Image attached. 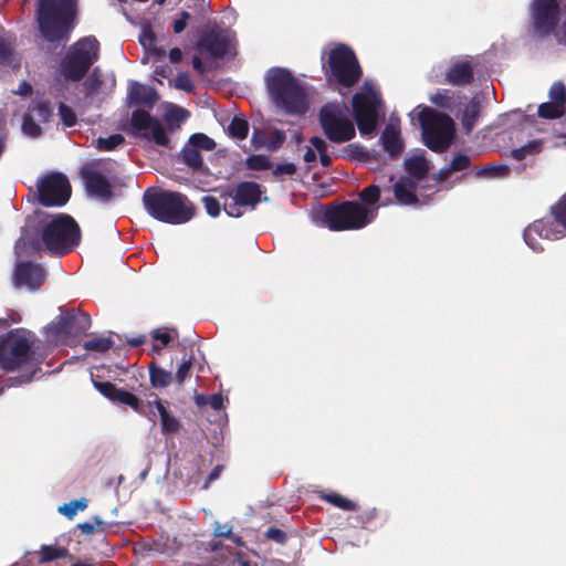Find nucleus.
<instances>
[{
  "instance_id": "1",
  "label": "nucleus",
  "mask_w": 566,
  "mask_h": 566,
  "mask_svg": "<svg viewBox=\"0 0 566 566\" xmlns=\"http://www.w3.org/2000/svg\"><path fill=\"white\" fill-rule=\"evenodd\" d=\"M30 332L23 328H15L0 335V368L4 371H15L22 368L29 370L27 374L10 377L11 386L29 384L36 370L39 360L32 352Z\"/></svg>"
},
{
  "instance_id": "2",
  "label": "nucleus",
  "mask_w": 566,
  "mask_h": 566,
  "mask_svg": "<svg viewBox=\"0 0 566 566\" xmlns=\"http://www.w3.org/2000/svg\"><path fill=\"white\" fill-rule=\"evenodd\" d=\"M75 17V0H38L35 21L41 35L48 42L67 41Z\"/></svg>"
},
{
  "instance_id": "3",
  "label": "nucleus",
  "mask_w": 566,
  "mask_h": 566,
  "mask_svg": "<svg viewBox=\"0 0 566 566\" xmlns=\"http://www.w3.org/2000/svg\"><path fill=\"white\" fill-rule=\"evenodd\" d=\"M143 203L150 217L168 224L186 223L196 214L195 205L178 191L148 188L143 195Z\"/></svg>"
},
{
  "instance_id": "4",
  "label": "nucleus",
  "mask_w": 566,
  "mask_h": 566,
  "mask_svg": "<svg viewBox=\"0 0 566 566\" xmlns=\"http://www.w3.org/2000/svg\"><path fill=\"white\" fill-rule=\"evenodd\" d=\"M265 83L271 101L285 113L304 114L307 111L306 92L291 71L273 67L268 71Z\"/></svg>"
},
{
  "instance_id": "5",
  "label": "nucleus",
  "mask_w": 566,
  "mask_h": 566,
  "mask_svg": "<svg viewBox=\"0 0 566 566\" xmlns=\"http://www.w3.org/2000/svg\"><path fill=\"white\" fill-rule=\"evenodd\" d=\"M40 238L50 254L62 256L80 244L81 229L73 217L59 213L42 226Z\"/></svg>"
},
{
  "instance_id": "6",
  "label": "nucleus",
  "mask_w": 566,
  "mask_h": 566,
  "mask_svg": "<svg viewBox=\"0 0 566 566\" xmlns=\"http://www.w3.org/2000/svg\"><path fill=\"white\" fill-rule=\"evenodd\" d=\"M322 65L329 84L335 83L346 88L357 84L363 75L355 52L346 44H337L333 48Z\"/></svg>"
},
{
  "instance_id": "7",
  "label": "nucleus",
  "mask_w": 566,
  "mask_h": 566,
  "mask_svg": "<svg viewBox=\"0 0 566 566\" xmlns=\"http://www.w3.org/2000/svg\"><path fill=\"white\" fill-rule=\"evenodd\" d=\"M99 42L93 35L73 43L60 62V71L67 81L78 82L98 60Z\"/></svg>"
},
{
  "instance_id": "8",
  "label": "nucleus",
  "mask_w": 566,
  "mask_h": 566,
  "mask_svg": "<svg viewBox=\"0 0 566 566\" xmlns=\"http://www.w3.org/2000/svg\"><path fill=\"white\" fill-rule=\"evenodd\" d=\"M376 213L358 201L328 205L323 213V223L332 231L358 230L368 226Z\"/></svg>"
},
{
  "instance_id": "9",
  "label": "nucleus",
  "mask_w": 566,
  "mask_h": 566,
  "mask_svg": "<svg viewBox=\"0 0 566 566\" xmlns=\"http://www.w3.org/2000/svg\"><path fill=\"white\" fill-rule=\"evenodd\" d=\"M424 145L436 153L444 151L454 138L453 119L444 114L424 106L418 115Z\"/></svg>"
},
{
  "instance_id": "10",
  "label": "nucleus",
  "mask_w": 566,
  "mask_h": 566,
  "mask_svg": "<svg viewBox=\"0 0 566 566\" xmlns=\"http://www.w3.org/2000/svg\"><path fill=\"white\" fill-rule=\"evenodd\" d=\"M318 123L324 136L333 144H344L356 136L355 125L340 103L323 105L318 112Z\"/></svg>"
},
{
  "instance_id": "11",
  "label": "nucleus",
  "mask_w": 566,
  "mask_h": 566,
  "mask_svg": "<svg viewBox=\"0 0 566 566\" xmlns=\"http://www.w3.org/2000/svg\"><path fill=\"white\" fill-rule=\"evenodd\" d=\"M234 34L217 23L205 25L198 33L196 50L203 56L212 60H222L226 56H234Z\"/></svg>"
},
{
  "instance_id": "12",
  "label": "nucleus",
  "mask_w": 566,
  "mask_h": 566,
  "mask_svg": "<svg viewBox=\"0 0 566 566\" xmlns=\"http://www.w3.org/2000/svg\"><path fill=\"white\" fill-rule=\"evenodd\" d=\"M262 187L254 181H241L221 193V198L226 199L223 209L226 213L233 218L243 214V207L254 209L261 201Z\"/></svg>"
},
{
  "instance_id": "13",
  "label": "nucleus",
  "mask_w": 566,
  "mask_h": 566,
  "mask_svg": "<svg viewBox=\"0 0 566 566\" xmlns=\"http://www.w3.org/2000/svg\"><path fill=\"white\" fill-rule=\"evenodd\" d=\"M353 117L359 133L363 136L371 135L375 133L378 119L381 99L374 92L363 93L357 92L353 96Z\"/></svg>"
},
{
  "instance_id": "14",
  "label": "nucleus",
  "mask_w": 566,
  "mask_h": 566,
  "mask_svg": "<svg viewBox=\"0 0 566 566\" xmlns=\"http://www.w3.org/2000/svg\"><path fill=\"white\" fill-rule=\"evenodd\" d=\"M70 197L71 185L61 172L48 174L38 185V199L44 207H62Z\"/></svg>"
},
{
  "instance_id": "15",
  "label": "nucleus",
  "mask_w": 566,
  "mask_h": 566,
  "mask_svg": "<svg viewBox=\"0 0 566 566\" xmlns=\"http://www.w3.org/2000/svg\"><path fill=\"white\" fill-rule=\"evenodd\" d=\"M130 129L134 136L153 140L159 146H167L169 137L159 122L145 109H135L130 117Z\"/></svg>"
},
{
  "instance_id": "16",
  "label": "nucleus",
  "mask_w": 566,
  "mask_h": 566,
  "mask_svg": "<svg viewBox=\"0 0 566 566\" xmlns=\"http://www.w3.org/2000/svg\"><path fill=\"white\" fill-rule=\"evenodd\" d=\"M532 11L534 27L538 33L547 35L554 32L560 15L558 0H534Z\"/></svg>"
},
{
  "instance_id": "17",
  "label": "nucleus",
  "mask_w": 566,
  "mask_h": 566,
  "mask_svg": "<svg viewBox=\"0 0 566 566\" xmlns=\"http://www.w3.org/2000/svg\"><path fill=\"white\" fill-rule=\"evenodd\" d=\"M81 177L84 181L86 192L104 202L113 199L114 193L109 180L98 170L95 165L86 164L81 168Z\"/></svg>"
},
{
  "instance_id": "18",
  "label": "nucleus",
  "mask_w": 566,
  "mask_h": 566,
  "mask_svg": "<svg viewBox=\"0 0 566 566\" xmlns=\"http://www.w3.org/2000/svg\"><path fill=\"white\" fill-rule=\"evenodd\" d=\"M92 324L91 316L82 311H67L57 316L52 329L56 335L81 336Z\"/></svg>"
},
{
  "instance_id": "19",
  "label": "nucleus",
  "mask_w": 566,
  "mask_h": 566,
  "mask_svg": "<svg viewBox=\"0 0 566 566\" xmlns=\"http://www.w3.org/2000/svg\"><path fill=\"white\" fill-rule=\"evenodd\" d=\"M566 113V86L562 82H555L549 88V101L542 103L537 108V115L544 119H558Z\"/></svg>"
},
{
  "instance_id": "20",
  "label": "nucleus",
  "mask_w": 566,
  "mask_h": 566,
  "mask_svg": "<svg viewBox=\"0 0 566 566\" xmlns=\"http://www.w3.org/2000/svg\"><path fill=\"white\" fill-rule=\"evenodd\" d=\"M168 401L156 398L154 401L147 402V411L146 415H144L149 420H154L157 416H159L161 433L164 436L175 434L181 428L179 419L176 418L168 409Z\"/></svg>"
},
{
  "instance_id": "21",
  "label": "nucleus",
  "mask_w": 566,
  "mask_h": 566,
  "mask_svg": "<svg viewBox=\"0 0 566 566\" xmlns=\"http://www.w3.org/2000/svg\"><path fill=\"white\" fill-rule=\"evenodd\" d=\"M525 243L535 252H542L539 239L558 240L559 238L554 232L552 224L544 219L535 220L524 230Z\"/></svg>"
},
{
  "instance_id": "22",
  "label": "nucleus",
  "mask_w": 566,
  "mask_h": 566,
  "mask_svg": "<svg viewBox=\"0 0 566 566\" xmlns=\"http://www.w3.org/2000/svg\"><path fill=\"white\" fill-rule=\"evenodd\" d=\"M18 285H25L31 290H38L45 281L46 273L40 264L21 262L14 272Z\"/></svg>"
},
{
  "instance_id": "23",
  "label": "nucleus",
  "mask_w": 566,
  "mask_h": 566,
  "mask_svg": "<svg viewBox=\"0 0 566 566\" xmlns=\"http://www.w3.org/2000/svg\"><path fill=\"white\" fill-rule=\"evenodd\" d=\"M474 81V69L469 60H459L453 62L444 74V83L452 86L463 87L472 84Z\"/></svg>"
},
{
  "instance_id": "24",
  "label": "nucleus",
  "mask_w": 566,
  "mask_h": 566,
  "mask_svg": "<svg viewBox=\"0 0 566 566\" xmlns=\"http://www.w3.org/2000/svg\"><path fill=\"white\" fill-rule=\"evenodd\" d=\"M128 97L132 104L147 106L149 108H153L159 98L155 88L138 82L130 83Z\"/></svg>"
},
{
  "instance_id": "25",
  "label": "nucleus",
  "mask_w": 566,
  "mask_h": 566,
  "mask_svg": "<svg viewBox=\"0 0 566 566\" xmlns=\"http://www.w3.org/2000/svg\"><path fill=\"white\" fill-rule=\"evenodd\" d=\"M543 219L552 224L559 239L566 237V192L551 207L549 216Z\"/></svg>"
},
{
  "instance_id": "26",
  "label": "nucleus",
  "mask_w": 566,
  "mask_h": 566,
  "mask_svg": "<svg viewBox=\"0 0 566 566\" xmlns=\"http://www.w3.org/2000/svg\"><path fill=\"white\" fill-rule=\"evenodd\" d=\"M417 182L410 177H401L394 185V195L399 205L412 206L419 202L416 193Z\"/></svg>"
},
{
  "instance_id": "27",
  "label": "nucleus",
  "mask_w": 566,
  "mask_h": 566,
  "mask_svg": "<svg viewBox=\"0 0 566 566\" xmlns=\"http://www.w3.org/2000/svg\"><path fill=\"white\" fill-rule=\"evenodd\" d=\"M0 65L12 70H19L21 65V59L14 50L12 38L3 31H0Z\"/></svg>"
},
{
  "instance_id": "28",
  "label": "nucleus",
  "mask_w": 566,
  "mask_h": 566,
  "mask_svg": "<svg viewBox=\"0 0 566 566\" xmlns=\"http://www.w3.org/2000/svg\"><path fill=\"white\" fill-rule=\"evenodd\" d=\"M380 139L384 149L390 154V156H397L402 151L403 144L400 139L399 130H397L392 125L386 126Z\"/></svg>"
},
{
  "instance_id": "29",
  "label": "nucleus",
  "mask_w": 566,
  "mask_h": 566,
  "mask_svg": "<svg viewBox=\"0 0 566 566\" xmlns=\"http://www.w3.org/2000/svg\"><path fill=\"white\" fill-rule=\"evenodd\" d=\"M150 385L155 389H161L172 384L174 376L170 371L158 366L155 361L148 365Z\"/></svg>"
},
{
  "instance_id": "30",
  "label": "nucleus",
  "mask_w": 566,
  "mask_h": 566,
  "mask_svg": "<svg viewBox=\"0 0 566 566\" xmlns=\"http://www.w3.org/2000/svg\"><path fill=\"white\" fill-rule=\"evenodd\" d=\"M405 166L410 178L416 182L423 179L429 171L428 161L423 156H413L406 159Z\"/></svg>"
},
{
  "instance_id": "31",
  "label": "nucleus",
  "mask_w": 566,
  "mask_h": 566,
  "mask_svg": "<svg viewBox=\"0 0 566 566\" xmlns=\"http://www.w3.org/2000/svg\"><path fill=\"white\" fill-rule=\"evenodd\" d=\"M318 497L329 504H332L335 507H338L343 511H356L358 509V505L356 502L343 496L342 494L337 492H325L319 491Z\"/></svg>"
},
{
  "instance_id": "32",
  "label": "nucleus",
  "mask_w": 566,
  "mask_h": 566,
  "mask_svg": "<svg viewBox=\"0 0 566 566\" xmlns=\"http://www.w3.org/2000/svg\"><path fill=\"white\" fill-rule=\"evenodd\" d=\"M181 161L191 168L193 171L203 170V159L199 150L191 146H186L180 151Z\"/></svg>"
},
{
  "instance_id": "33",
  "label": "nucleus",
  "mask_w": 566,
  "mask_h": 566,
  "mask_svg": "<svg viewBox=\"0 0 566 566\" xmlns=\"http://www.w3.org/2000/svg\"><path fill=\"white\" fill-rule=\"evenodd\" d=\"M114 403L124 405L130 407L134 411L139 415H146L145 407L142 405L140 399L134 394L119 389L116 401Z\"/></svg>"
},
{
  "instance_id": "34",
  "label": "nucleus",
  "mask_w": 566,
  "mask_h": 566,
  "mask_svg": "<svg viewBox=\"0 0 566 566\" xmlns=\"http://www.w3.org/2000/svg\"><path fill=\"white\" fill-rule=\"evenodd\" d=\"M85 97H92L95 95L103 85L102 72L98 67H95L88 76L82 83Z\"/></svg>"
},
{
  "instance_id": "35",
  "label": "nucleus",
  "mask_w": 566,
  "mask_h": 566,
  "mask_svg": "<svg viewBox=\"0 0 566 566\" xmlns=\"http://www.w3.org/2000/svg\"><path fill=\"white\" fill-rule=\"evenodd\" d=\"M480 112H481V106L478 102H474V101H472L465 107L463 115H462V126L467 133H470L474 128V126L480 117Z\"/></svg>"
},
{
  "instance_id": "36",
  "label": "nucleus",
  "mask_w": 566,
  "mask_h": 566,
  "mask_svg": "<svg viewBox=\"0 0 566 566\" xmlns=\"http://www.w3.org/2000/svg\"><path fill=\"white\" fill-rule=\"evenodd\" d=\"M335 158H343L346 160H360L367 157L363 146L359 144H348L334 154Z\"/></svg>"
},
{
  "instance_id": "37",
  "label": "nucleus",
  "mask_w": 566,
  "mask_h": 566,
  "mask_svg": "<svg viewBox=\"0 0 566 566\" xmlns=\"http://www.w3.org/2000/svg\"><path fill=\"white\" fill-rule=\"evenodd\" d=\"M510 174V167L506 165H485L475 170L479 178H504Z\"/></svg>"
},
{
  "instance_id": "38",
  "label": "nucleus",
  "mask_w": 566,
  "mask_h": 566,
  "mask_svg": "<svg viewBox=\"0 0 566 566\" xmlns=\"http://www.w3.org/2000/svg\"><path fill=\"white\" fill-rule=\"evenodd\" d=\"M40 563H49L59 558H65L69 556V549L65 547L42 545L40 548Z\"/></svg>"
},
{
  "instance_id": "39",
  "label": "nucleus",
  "mask_w": 566,
  "mask_h": 566,
  "mask_svg": "<svg viewBox=\"0 0 566 566\" xmlns=\"http://www.w3.org/2000/svg\"><path fill=\"white\" fill-rule=\"evenodd\" d=\"M139 42L145 49L150 50L155 55L165 56V50L156 48V35L149 25L143 28L139 34Z\"/></svg>"
},
{
  "instance_id": "40",
  "label": "nucleus",
  "mask_w": 566,
  "mask_h": 566,
  "mask_svg": "<svg viewBox=\"0 0 566 566\" xmlns=\"http://www.w3.org/2000/svg\"><path fill=\"white\" fill-rule=\"evenodd\" d=\"M377 517H378L377 509L370 507V509L359 512L358 514H356L355 516H352L349 518L353 521L352 525L354 527L367 528L374 524V522L377 520Z\"/></svg>"
},
{
  "instance_id": "41",
  "label": "nucleus",
  "mask_w": 566,
  "mask_h": 566,
  "mask_svg": "<svg viewBox=\"0 0 566 566\" xmlns=\"http://www.w3.org/2000/svg\"><path fill=\"white\" fill-rule=\"evenodd\" d=\"M228 133L233 138L245 139L249 134V124L247 119L240 116H234L228 126Z\"/></svg>"
},
{
  "instance_id": "42",
  "label": "nucleus",
  "mask_w": 566,
  "mask_h": 566,
  "mask_svg": "<svg viewBox=\"0 0 566 566\" xmlns=\"http://www.w3.org/2000/svg\"><path fill=\"white\" fill-rule=\"evenodd\" d=\"M113 345L114 342L111 337L99 336L87 339L84 343V348L88 352L102 354L107 352Z\"/></svg>"
},
{
  "instance_id": "43",
  "label": "nucleus",
  "mask_w": 566,
  "mask_h": 566,
  "mask_svg": "<svg viewBox=\"0 0 566 566\" xmlns=\"http://www.w3.org/2000/svg\"><path fill=\"white\" fill-rule=\"evenodd\" d=\"M430 102L439 108L452 109L454 104L453 96L449 90H438L430 95Z\"/></svg>"
},
{
  "instance_id": "44",
  "label": "nucleus",
  "mask_w": 566,
  "mask_h": 566,
  "mask_svg": "<svg viewBox=\"0 0 566 566\" xmlns=\"http://www.w3.org/2000/svg\"><path fill=\"white\" fill-rule=\"evenodd\" d=\"M192 361L193 355H190L188 358H184L182 361L178 365L176 374L174 376V380L178 387H182L185 380L190 377Z\"/></svg>"
},
{
  "instance_id": "45",
  "label": "nucleus",
  "mask_w": 566,
  "mask_h": 566,
  "mask_svg": "<svg viewBox=\"0 0 566 566\" xmlns=\"http://www.w3.org/2000/svg\"><path fill=\"white\" fill-rule=\"evenodd\" d=\"M87 507V500L84 497L73 500L59 507V513L72 520L78 511H84Z\"/></svg>"
},
{
  "instance_id": "46",
  "label": "nucleus",
  "mask_w": 566,
  "mask_h": 566,
  "mask_svg": "<svg viewBox=\"0 0 566 566\" xmlns=\"http://www.w3.org/2000/svg\"><path fill=\"white\" fill-rule=\"evenodd\" d=\"M124 142L125 138L120 134H113L108 137H98L96 139V148L101 151H111L124 144Z\"/></svg>"
},
{
  "instance_id": "47",
  "label": "nucleus",
  "mask_w": 566,
  "mask_h": 566,
  "mask_svg": "<svg viewBox=\"0 0 566 566\" xmlns=\"http://www.w3.org/2000/svg\"><path fill=\"white\" fill-rule=\"evenodd\" d=\"M359 200L363 202L361 205L366 206H375L380 199V188L377 185H370L364 188L358 193Z\"/></svg>"
},
{
  "instance_id": "48",
  "label": "nucleus",
  "mask_w": 566,
  "mask_h": 566,
  "mask_svg": "<svg viewBox=\"0 0 566 566\" xmlns=\"http://www.w3.org/2000/svg\"><path fill=\"white\" fill-rule=\"evenodd\" d=\"M189 146H191L192 148H195L197 150L203 149V150L210 151L216 148V143L212 138H210L206 134L196 133L190 136Z\"/></svg>"
},
{
  "instance_id": "49",
  "label": "nucleus",
  "mask_w": 566,
  "mask_h": 566,
  "mask_svg": "<svg viewBox=\"0 0 566 566\" xmlns=\"http://www.w3.org/2000/svg\"><path fill=\"white\" fill-rule=\"evenodd\" d=\"M57 115L63 126L70 128L77 124V116L75 112L65 103L61 102L57 107Z\"/></svg>"
},
{
  "instance_id": "50",
  "label": "nucleus",
  "mask_w": 566,
  "mask_h": 566,
  "mask_svg": "<svg viewBox=\"0 0 566 566\" xmlns=\"http://www.w3.org/2000/svg\"><path fill=\"white\" fill-rule=\"evenodd\" d=\"M93 385L95 389L101 392L104 397H106L112 402L116 401V396L120 388H118L115 384L111 381H98L94 380Z\"/></svg>"
},
{
  "instance_id": "51",
  "label": "nucleus",
  "mask_w": 566,
  "mask_h": 566,
  "mask_svg": "<svg viewBox=\"0 0 566 566\" xmlns=\"http://www.w3.org/2000/svg\"><path fill=\"white\" fill-rule=\"evenodd\" d=\"M247 167L251 170H268L272 168V163L265 155H251L247 158Z\"/></svg>"
},
{
  "instance_id": "52",
  "label": "nucleus",
  "mask_w": 566,
  "mask_h": 566,
  "mask_svg": "<svg viewBox=\"0 0 566 566\" xmlns=\"http://www.w3.org/2000/svg\"><path fill=\"white\" fill-rule=\"evenodd\" d=\"M174 86L177 90H181L187 93H192L195 90V85L191 81V77L187 72H181L176 76V78L174 80Z\"/></svg>"
},
{
  "instance_id": "53",
  "label": "nucleus",
  "mask_w": 566,
  "mask_h": 566,
  "mask_svg": "<svg viewBox=\"0 0 566 566\" xmlns=\"http://www.w3.org/2000/svg\"><path fill=\"white\" fill-rule=\"evenodd\" d=\"M33 112L35 113V116L39 118L40 122L48 123L52 117L51 103L48 101L39 102L33 107Z\"/></svg>"
},
{
  "instance_id": "54",
  "label": "nucleus",
  "mask_w": 566,
  "mask_h": 566,
  "mask_svg": "<svg viewBox=\"0 0 566 566\" xmlns=\"http://www.w3.org/2000/svg\"><path fill=\"white\" fill-rule=\"evenodd\" d=\"M470 165H471V159L469 156L463 155V154H458L452 158V160L449 165V170H452L453 172L462 171V170L468 169L470 167Z\"/></svg>"
},
{
  "instance_id": "55",
  "label": "nucleus",
  "mask_w": 566,
  "mask_h": 566,
  "mask_svg": "<svg viewBox=\"0 0 566 566\" xmlns=\"http://www.w3.org/2000/svg\"><path fill=\"white\" fill-rule=\"evenodd\" d=\"M22 129L24 134L31 137H38L42 132L41 127L34 122L31 115H24L22 122Z\"/></svg>"
},
{
  "instance_id": "56",
  "label": "nucleus",
  "mask_w": 566,
  "mask_h": 566,
  "mask_svg": "<svg viewBox=\"0 0 566 566\" xmlns=\"http://www.w3.org/2000/svg\"><path fill=\"white\" fill-rule=\"evenodd\" d=\"M206 211L209 216L216 218L220 214V202L212 196H205L202 198Z\"/></svg>"
},
{
  "instance_id": "57",
  "label": "nucleus",
  "mask_w": 566,
  "mask_h": 566,
  "mask_svg": "<svg viewBox=\"0 0 566 566\" xmlns=\"http://www.w3.org/2000/svg\"><path fill=\"white\" fill-rule=\"evenodd\" d=\"M264 536L266 539L275 542L281 545H284L287 541L286 533L276 527H269L265 531Z\"/></svg>"
},
{
  "instance_id": "58",
  "label": "nucleus",
  "mask_w": 566,
  "mask_h": 566,
  "mask_svg": "<svg viewBox=\"0 0 566 566\" xmlns=\"http://www.w3.org/2000/svg\"><path fill=\"white\" fill-rule=\"evenodd\" d=\"M151 336H153V338L155 340H159L160 342L159 346H156V345L154 346V349L157 350V352L161 350V348L167 346L171 342V339H172V337H171L169 332L163 331V329H159V328L155 329L153 332Z\"/></svg>"
},
{
  "instance_id": "59",
  "label": "nucleus",
  "mask_w": 566,
  "mask_h": 566,
  "mask_svg": "<svg viewBox=\"0 0 566 566\" xmlns=\"http://www.w3.org/2000/svg\"><path fill=\"white\" fill-rule=\"evenodd\" d=\"M209 548H210L211 553H214L224 559L234 555L232 553L231 548L228 546H224L221 542L209 543Z\"/></svg>"
},
{
  "instance_id": "60",
  "label": "nucleus",
  "mask_w": 566,
  "mask_h": 566,
  "mask_svg": "<svg viewBox=\"0 0 566 566\" xmlns=\"http://www.w3.org/2000/svg\"><path fill=\"white\" fill-rule=\"evenodd\" d=\"M191 19V14L188 11H181L180 17L176 19L172 23L174 32L179 34L181 33L186 27L187 22Z\"/></svg>"
},
{
  "instance_id": "61",
  "label": "nucleus",
  "mask_w": 566,
  "mask_h": 566,
  "mask_svg": "<svg viewBox=\"0 0 566 566\" xmlns=\"http://www.w3.org/2000/svg\"><path fill=\"white\" fill-rule=\"evenodd\" d=\"M295 171H296V166L294 164H292V163L279 164L274 168L273 175L275 177H281V176H284V175L291 176V175H294Z\"/></svg>"
},
{
  "instance_id": "62",
  "label": "nucleus",
  "mask_w": 566,
  "mask_h": 566,
  "mask_svg": "<svg viewBox=\"0 0 566 566\" xmlns=\"http://www.w3.org/2000/svg\"><path fill=\"white\" fill-rule=\"evenodd\" d=\"M103 524V521L98 517H94V523L84 522L80 523L77 527L81 530V532L85 535H90L94 532L95 527H99Z\"/></svg>"
},
{
  "instance_id": "63",
  "label": "nucleus",
  "mask_w": 566,
  "mask_h": 566,
  "mask_svg": "<svg viewBox=\"0 0 566 566\" xmlns=\"http://www.w3.org/2000/svg\"><path fill=\"white\" fill-rule=\"evenodd\" d=\"M213 535L216 537H231L232 536V526L229 524H216L213 530Z\"/></svg>"
},
{
  "instance_id": "64",
  "label": "nucleus",
  "mask_w": 566,
  "mask_h": 566,
  "mask_svg": "<svg viewBox=\"0 0 566 566\" xmlns=\"http://www.w3.org/2000/svg\"><path fill=\"white\" fill-rule=\"evenodd\" d=\"M207 402L213 410H221L223 408V397L221 394L207 396Z\"/></svg>"
}]
</instances>
